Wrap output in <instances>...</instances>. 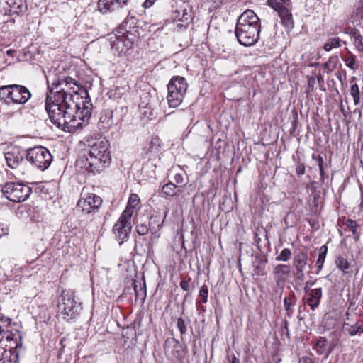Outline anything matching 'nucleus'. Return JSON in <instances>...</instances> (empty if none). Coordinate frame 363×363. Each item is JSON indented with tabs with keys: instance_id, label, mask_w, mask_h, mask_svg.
<instances>
[{
	"instance_id": "obj_8",
	"label": "nucleus",
	"mask_w": 363,
	"mask_h": 363,
	"mask_svg": "<svg viewBox=\"0 0 363 363\" xmlns=\"http://www.w3.org/2000/svg\"><path fill=\"white\" fill-rule=\"evenodd\" d=\"M268 5L277 12L281 24L289 30L294 28L291 0H267Z\"/></svg>"
},
{
	"instance_id": "obj_34",
	"label": "nucleus",
	"mask_w": 363,
	"mask_h": 363,
	"mask_svg": "<svg viewBox=\"0 0 363 363\" xmlns=\"http://www.w3.org/2000/svg\"><path fill=\"white\" fill-rule=\"evenodd\" d=\"M350 95L352 96L354 100V104L355 105H358L360 101L359 96V89L357 84H352L350 90Z\"/></svg>"
},
{
	"instance_id": "obj_1",
	"label": "nucleus",
	"mask_w": 363,
	"mask_h": 363,
	"mask_svg": "<svg viewBox=\"0 0 363 363\" xmlns=\"http://www.w3.org/2000/svg\"><path fill=\"white\" fill-rule=\"evenodd\" d=\"M259 18L252 10H246L238 18L235 34L240 44L244 46L255 45L259 37Z\"/></svg>"
},
{
	"instance_id": "obj_20",
	"label": "nucleus",
	"mask_w": 363,
	"mask_h": 363,
	"mask_svg": "<svg viewBox=\"0 0 363 363\" xmlns=\"http://www.w3.org/2000/svg\"><path fill=\"white\" fill-rule=\"evenodd\" d=\"M290 273L289 267L285 264H278L275 267L274 269V279L276 280L277 284L278 286H281V292L279 294V298H281V294L283 292L284 285L285 282V278L284 275H288Z\"/></svg>"
},
{
	"instance_id": "obj_25",
	"label": "nucleus",
	"mask_w": 363,
	"mask_h": 363,
	"mask_svg": "<svg viewBox=\"0 0 363 363\" xmlns=\"http://www.w3.org/2000/svg\"><path fill=\"white\" fill-rule=\"evenodd\" d=\"M342 330L345 333L354 336L359 333H363V324L357 325L356 323L355 324L351 325L349 323L344 322Z\"/></svg>"
},
{
	"instance_id": "obj_15",
	"label": "nucleus",
	"mask_w": 363,
	"mask_h": 363,
	"mask_svg": "<svg viewBox=\"0 0 363 363\" xmlns=\"http://www.w3.org/2000/svg\"><path fill=\"white\" fill-rule=\"evenodd\" d=\"M76 109H74V114H72V122L79 123V128H82V123L79 121H84L86 118H89L91 116V104L90 101H82V107L80 106L79 103H77Z\"/></svg>"
},
{
	"instance_id": "obj_55",
	"label": "nucleus",
	"mask_w": 363,
	"mask_h": 363,
	"mask_svg": "<svg viewBox=\"0 0 363 363\" xmlns=\"http://www.w3.org/2000/svg\"><path fill=\"white\" fill-rule=\"evenodd\" d=\"M360 191H361V203L359 205V207L362 208L363 207V187L360 186Z\"/></svg>"
},
{
	"instance_id": "obj_43",
	"label": "nucleus",
	"mask_w": 363,
	"mask_h": 363,
	"mask_svg": "<svg viewBox=\"0 0 363 363\" xmlns=\"http://www.w3.org/2000/svg\"><path fill=\"white\" fill-rule=\"evenodd\" d=\"M318 162V168H319L320 175V180L322 182H324V174H325L324 161H323V159L322 157L319 156Z\"/></svg>"
},
{
	"instance_id": "obj_9",
	"label": "nucleus",
	"mask_w": 363,
	"mask_h": 363,
	"mask_svg": "<svg viewBox=\"0 0 363 363\" xmlns=\"http://www.w3.org/2000/svg\"><path fill=\"white\" fill-rule=\"evenodd\" d=\"M5 197L13 202H22L26 201L30 195L31 188L22 183H6L1 190Z\"/></svg>"
},
{
	"instance_id": "obj_10",
	"label": "nucleus",
	"mask_w": 363,
	"mask_h": 363,
	"mask_svg": "<svg viewBox=\"0 0 363 363\" xmlns=\"http://www.w3.org/2000/svg\"><path fill=\"white\" fill-rule=\"evenodd\" d=\"M131 0H99L98 9L103 14L116 13L118 15L130 13L128 8Z\"/></svg>"
},
{
	"instance_id": "obj_6",
	"label": "nucleus",
	"mask_w": 363,
	"mask_h": 363,
	"mask_svg": "<svg viewBox=\"0 0 363 363\" xmlns=\"http://www.w3.org/2000/svg\"><path fill=\"white\" fill-rule=\"evenodd\" d=\"M188 88L186 80L180 76H174L167 85V101L172 108L178 107L182 102Z\"/></svg>"
},
{
	"instance_id": "obj_26",
	"label": "nucleus",
	"mask_w": 363,
	"mask_h": 363,
	"mask_svg": "<svg viewBox=\"0 0 363 363\" xmlns=\"http://www.w3.org/2000/svg\"><path fill=\"white\" fill-rule=\"evenodd\" d=\"M296 296L294 292H291L289 297H285L284 299V307L286 311L287 316L291 318L293 315V307L296 305Z\"/></svg>"
},
{
	"instance_id": "obj_27",
	"label": "nucleus",
	"mask_w": 363,
	"mask_h": 363,
	"mask_svg": "<svg viewBox=\"0 0 363 363\" xmlns=\"http://www.w3.org/2000/svg\"><path fill=\"white\" fill-rule=\"evenodd\" d=\"M134 291H135V298H140L141 300H145L146 297V286L145 283L143 282L142 284L140 282H139V284H138L136 281H134L133 283Z\"/></svg>"
},
{
	"instance_id": "obj_52",
	"label": "nucleus",
	"mask_w": 363,
	"mask_h": 363,
	"mask_svg": "<svg viewBox=\"0 0 363 363\" xmlns=\"http://www.w3.org/2000/svg\"><path fill=\"white\" fill-rule=\"evenodd\" d=\"M347 33L352 38H354L356 35L359 33V32L357 29L352 28H348Z\"/></svg>"
},
{
	"instance_id": "obj_41",
	"label": "nucleus",
	"mask_w": 363,
	"mask_h": 363,
	"mask_svg": "<svg viewBox=\"0 0 363 363\" xmlns=\"http://www.w3.org/2000/svg\"><path fill=\"white\" fill-rule=\"evenodd\" d=\"M135 228L140 235H147L149 232V228L144 223L137 225Z\"/></svg>"
},
{
	"instance_id": "obj_63",
	"label": "nucleus",
	"mask_w": 363,
	"mask_h": 363,
	"mask_svg": "<svg viewBox=\"0 0 363 363\" xmlns=\"http://www.w3.org/2000/svg\"><path fill=\"white\" fill-rule=\"evenodd\" d=\"M152 145H151V146L150 147V148H149V150H150V151H152Z\"/></svg>"
},
{
	"instance_id": "obj_53",
	"label": "nucleus",
	"mask_w": 363,
	"mask_h": 363,
	"mask_svg": "<svg viewBox=\"0 0 363 363\" xmlns=\"http://www.w3.org/2000/svg\"><path fill=\"white\" fill-rule=\"evenodd\" d=\"M315 83V80L314 78L313 77H311L309 79H308V86L311 89H313V87H314V84Z\"/></svg>"
},
{
	"instance_id": "obj_29",
	"label": "nucleus",
	"mask_w": 363,
	"mask_h": 363,
	"mask_svg": "<svg viewBox=\"0 0 363 363\" xmlns=\"http://www.w3.org/2000/svg\"><path fill=\"white\" fill-rule=\"evenodd\" d=\"M140 113V114L148 119H151L153 116V109L151 108V106L149 102L145 103L142 101L139 104Z\"/></svg>"
},
{
	"instance_id": "obj_56",
	"label": "nucleus",
	"mask_w": 363,
	"mask_h": 363,
	"mask_svg": "<svg viewBox=\"0 0 363 363\" xmlns=\"http://www.w3.org/2000/svg\"><path fill=\"white\" fill-rule=\"evenodd\" d=\"M230 363H240V361L235 356H233L230 361Z\"/></svg>"
},
{
	"instance_id": "obj_14",
	"label": "nucleus",
	"mask_w": 363,
	"mask_h": 363,
	"mask_svg": "<svg viewBox=\"0 0 363 363\" xmlns=\"http://www.w3.org/2000/svg\"><path fill=\"white\" fill-rule=\"evenodd\" d=\"M4 156L8 167L16 169L25 162L26 151L21 152L17 148H13L5 152Z\"/></svg>"
},
{
	"instance_id": "obj_2",
	"label": "nucleus",
	"mask_w": 363,
	"mask_h": 363,
	"mask_svg": "<svg viewBox=\"0 0 363 363\" xmlns=\"http://www.w3.org/2000/svg\"><path fill=\"white\" fill-rule=\"evenodd\" d=\"M108 142L102 140L94 142L90 147L88 155H84L79 162L89 173L97 174L111 163Z\"/></svg>"
},
{
	"instance_id": "obj_21",
	"label": "nucleus",
	"mask_w": 363,
	"mask_h": 363,
	"mask_svg": "<svg viewBox=\"0 0 363 363\" xmlns=\"http://www.w3.org/2000/svg\"><path fill=\"white\" fill-rule=\"evenodd\" d=\"M113 123V111L111 109L104 110L99 118L101 128L108 130Z\"/></svg>"
},
{
	"instance_id": "obj_44",
	"label": "nucleus",
	"mask_w": 363,
	"mask_h": 363,
	"mask_svg": "<svg viewBox=\"0 0 363 363\" xmlns=\"http://www.w3.org/2000/svg\"><path fill=\"white\" fill-rule=\"evenodd\" d=\"M346 65L351 69L354 70V67L355 64V57L354 55L350 56L345 60Z\"/></svg>"
},
{
	"instance_id": "obj_51",
	"label": "nucleus",
	"mask_w": 363,
	"mask_h": 363,
	"mask_svg": "<svg viewBox=\"0 0 363 363\" xmlns=\"http://www.w3.org/2000/svg\"><path fill=\"white\" fill-rule=\"evenodd\" d=\"M298 363H314L313 359L308 357H302L299 359Z\"/></svg>"
},
{
	"instance_id": "obj_18",
	"label": "nucleus",
	"mask_w": 363,
	"mask_h": 363,
	"mask_svg": "<svg viewBox=\"0 0 363 363\" xmlns=\"http://www.w3.org/2000/svg\"><path fill=\"white\" fill-rule=\"evenodd\" d=\"M136 23V18L134 16H131L130 18L127 17L120 25L118 28L120 30H124V33H122V36H116V40L113 42L114 45L118 47V49L120 48V44L125 45V43L123 40V37L126 33H131L132 30L135 28ZM125 46H128V43L125 44Z\"/></svg>"
},
{
	"instance_id": "obj_5",
	"label": "nucleus",
	"mask_w": 363,
	"mask_h": 363,
	"mask_svg": "<svg viewBox=\"0 0 363 363\" xmlns=\"http://www.w3.org/2000/svg\"><path fill=\"white\" fill-rule=\"evenodd\" d=\"M31 96L30 91L23 85L9 84L0 86V100L6 105L24 104Z\"/></svg>"
},
{
	"instance_id": "obj_58",
	"label": "nucleus",
	"mask_w": 363,
	"mask_h": 363,
	"mask_svg": "<svg viewBox=\"0 0 363 363\" xmlns=\"http://www.w3.org/2000/svg\"><path fill=\"white\" fill-rule=\"evenodd\" d=\"M337 79H338L340 82H342V77L341 72H338V73L337 74Z\"/></svg>"
},
{
	"instance_id": "obj_64",
	"label": "nucleus",
	"mask_w": 363,
	"mask_h": 363,
	"mask_svg": "<svg viewBox=\"0 0 363 363\" xmlns=\"http://www.w3.org/2000/svg\"><path fill=\"white\" fill-rule=\"evenodd\" d=\"M101 157H96V160H99Z\"/></svg>"
},
{
	"instance_id": "obj_23",
	"label": "nucleus",
	"mask_w": 363,
	"mask_h": 363,
	"mask_svg": "<svg viewBox=\"0 0 363 363\" xmlns=\"http://www.w3.org/2000/svg\"><path fill=\"white\" fill-rule=\"evenodd\" d=\"M308 255L306 251L298 249L294 252L293 264L295 269H304L307 264Z\"/></svg>"
},
{
	"instance_id": "obj_50",
	"label": "nucleus",
	"mask_w": 363,
	"mask_h": 363,
	"mask_svg": "<svg viewBox=\"0 0 363 363\" xmlns=\"http://www.w3.org/2000/svg\"><path fill=\"white\" fill-rule=\"evenodd\" d=\"M157 0H145L143 6L145 9L150 8Z\"/></svg>"
},
{
	"instance_id": "obj_4",
	"label": "nucleus",
	"mask_w": 363,
	"mask_h": 363,
	"mask_svg": "<svg viewBox=\"0 0 363 363\" xmlns=\"http://www.w3.org/2000/svg\"><path fill=\"white\" fill-rule=\"evenodd\" d=\"M82 309V304L75 300L72 292L62 290L57 302V315L70 321L77 318Z\"/></svg>"
},
{
	"instance_id": "obj_32",
	"label": "nucleus",
	"mask_w": 363,
	"mask_h": 363,
	"mask_svg": "<svg viewBox=\"0 0 363 363\" xmlns=\"http://www.w3.org/2000/svg\"><path fill=\"white\" fill-rule=\"evenodd\" d=\"M12 354L11 350H6L0 345V363H11Z\"/></svg>"
},
{
	"instance_id": "obj_47",
	"label": "nucleus",
	"mask_w": 363,
	"mask_h": 363,
	"mask_svg": "<svg viewBox=\"0 0 363 363\" xmlns=\"http://www.w3.org/2000/svg\"><path fill=\"white\" fill-rule=\"evenodd\" d=\"M317 81H318V84L319 85V89L321 91H325L326 89H325V88H324V78L321 74H319L317 76Z\"/></svg>"
},
{
	"instance_id": "obj_46",
	"label": "nucleus",
	"mask_w": 363,
	"mask_h": 363,
	"mask_svg": "<svg viewBox=\"0 0 363 363\" xmlns=\"http://www.w3.org/2000/svg\"><path fill=\"white\" fill-rule=\"evenodd\" d=\"M174 181L176 185L182 186L181 184L184 182V177L181 173H177L174 177Z\"/></svg>"
},
{
	"instance_id": "obj_62",
	"label": "nucleus",
	"mask_w": 363,
	"mask_h": 363,
	"mask_svg": "<svg viewBox=\"0 0 363 363\" xmlns=\"http://www.w3.org/2000/svg\"><path fill=\"white\" fill-rule=\"evenodd\" d=\"M356 80V77H353L351 80H350V83H352L353 82H354Z\"/></svg>"
},
{
	"instance_id": "obj_61",
	"label": "nucleus",
	"mask_w": 363,
	"mask_h": 363,
	"mask_svg": "<svg viewBox=\"0 0 363 363\" xmlns=\"http://www.w3.org/2000/svg\"><path fill=\"white\" fill-rule=\"evenodd\" d=\"M304 291L306 292H308L309 291V287L308 286V285H306L305 287H304Z\"/></svg>"
},
{
	"instance_id": "obj_13",
	"label": "nucleus",
	"mask_w": 363,
	"mask_h": 363,
	"mask_svg": "<svg viewBox=\"0 0 363 363\" xmlns=\"http://www.w3.org/2000/svg\"><path fill=\"white\" fill-rule=\"evenodd\" d=\"M102 199L99 196L91 194L85 199H81L77 203V206L82 208L84 213H89L95 211L101 206Z\"/></svg>"
},
{
	"instance_id": "obj_40",
	"label": "nucleus",
	"mask_w": 363,
	"mask_h": 363,
	"mask_svg": "<svg viewBox=\"0 0 363 363\" xmlns=\"http://www.w3.org/2000/svg\"><path fill=\"white\" fill-rule=\"evenodd\" d=\"M208 288L206 284H204L201 287V289L199 290V297H201L202 298V300H201V301H198L197 304L199 305L200 303H207L208 302Z\"/></svg>"
},
{
	"instance_id": "obj_30",
	"label": "nucleus",
	"mask_w": 363,
	"mask_h": 363,
	"mask_svg": "<svg viewBox=\"0 0 363 363\" xmlns=\"http://www.w3.org/2000/svg\"><path fill=\"white\" fill-rule=\"evenodd\" d=\"M190 17L191 16L187 12L186 9L182 7H179L174 12V18L176 21L187 22Z\"/></svg>"
},
{
	"instance_id": "obj_28",
	"label": "nucleus",
	"mask_w": 363,
	"mask_h": 363,
	"mask_svg": "<svg viewBox=\"0 0 363 363\" xmlns=\"http://www.w3.org/2000/svg\"><path fill=\"white\" fill-rule=\"evenodd\" d=\"M140 200L136 194H131L129 196L127 207L125 210H128L133 216V209L138 208L140 206Z\"/></svg>"
},
{
	"instance_id": "obj_38",
	"label": "nucleus",
	"mask_w": 363,
	"mask_h": 363,
	"mask_svg": "<svg viewBox=\"0 0 363 363\" xmlns=\"http://www.w3.org/2000/svg\"><path fill=\"white\" fill-rule=\"evenodd\" d=\"M291 257V250L288 248H284L281 251L280 254L278 256H277L276 260L286 262L290 259Z\"/></svg>"
},
{
	"instance_id": "obj_45",
	"label": "nucleus",
	"mask_w": 363,
	"mask_h": 363,
	"mask_svg": "<svg viewBox=\"0 0 363 363\" xmlns=\"http://www.w3.org/2000/svg\"><path fill=\"white\" fill-rule=\"evenodd\" d=\"M296 172L301 176L305 173V165L303 163L298 162L296 166Z\"/></svg>"
},
{
	"instance_id": "obj_36",
	"label": "nucleus",
	"mask_w": 363,
	"mask_h": 363,
	"mask_svg": "<svg viewBox=\"0 0 363 363\" xmlns=\"http://www.w3.org/2000/svg\"><path fill=\"white\" fill-rule=\"evenodd\" d=\"M335 264L337 267L344 272H346L345 270L349 268V263L347 260L341 256H339L337 258Z\"/></svg>"
},
{
	"instance_id": "obj_42",
	"label": "nucleus",
	"mask_w": 363,
	"mask_h": 363,
	"mask_svg": "<svg viewBox=\"0 0 363 363\" xmlns=\"http://www.w3.org/2000/svg\"><path fill=\"white\" fill-rule=\"evenodd\" d=\"M354 44L359 50H363L362 37L360 33L356 35L354 38Z\"/></svg>"
},
{
	"instance_id": "obj_17",
	"label": "nucleus",
	"mask_w": 363,
	"mask_h": 363,
	"mask_svg": "<svg viewBox=\"0 0 363 363\" xmlns=\"http://www.w3.org/2000/svg\"><path fill=\"white\" fill-rule=\"evenodd\" d=\"M164 350L166 355L172 358L179 359L182 357V345L174 337L167 338L165 340Z\"/></svg>"
},
{
	"instance_id": "obj_48",
	"label": "nucleus",
	"mask_w": 363,
	"mask_h": 363,
	"mask_svg": "<svg viewBox=\"0 0 363 363\" xmlns=\"http://www.w3.org/2000/svg\"><path fill=\"white\" fill-rule=\"evenodd\" d=\"M191 280L190 278H189L188 280L182 279L180 281V286L181 288L184 291H188L189 289V281Z\"/></svg>"
},
{
	"instance_id": "obj_16",
	"label": "nucleus",
	"mask_w": 363,
	"mask_h": 363,
	"mask_svg": "<svg viewBox=\"0 0 363 363\" xmlns=\"http://www.w3.org/2000/svg\"><path fill=\"white\" fill-rule=\"evenodd\" d=\"M52 86H55V89L61 86L68 87L70 90L76 94H79V91L83 89V86L79 84L78 82L68 76H63L55 79L52 83Z\"/></svg>"
},
{
	"instance_id": "obj_7",
	"label": "nucleus",
	"mask_w": 363,
	"mask_h": 363,
	"mask_svg": "<svg viewBox=\"0 0 363 363\" xmlns=\"http://www.w3.org/2000/svg\"><path fill=\"white\" fill-rule=\"evenodd\" d=\"M26 160L33 167L45 170L50 166L52 157L48 149L37 146L26 150Z\"/></svg>"
},
{
	"instance_id": "obj_59",
	"label": "nucleus",
	"mask_w": 363,
	"mask_h": 363,
	"mask_svg": "<svg viewBox=\"0 0 363 363\" xmlns=\"http://www.w3.org/2000/svg\"><path fill=\"white\" fill-rule=\"evenodd\" d=\"M326 340L324 339L323 340H319L317 343L318 345L322 347L324 345V342H325Z\"/></svg>"
},
{
	"instance_id": "obj_31",
	"label": "nucleus",
	"mask_w": 363,
	"mask_h": 363,
	"mask_svg": "<svg viewBox=\"0 0 363 363\" xmlns=\"http://www.w3.org/2000/svg\"><path fill=\"white\" fill-rule=\"evenodd\" d=\"M328 252V247L325 245H322L319 249V255L316 262V266L318 270H321L323 263L325 262V259L326 257Z\"/></svg>"
},
{
	"instance_id": "obj_60",
	"label": "nucleus",
	"mask_w": 363,
	"mask_h": 363,
	"mask_svg": "<svg viewBox=\"0 0 363 363\" xmlns=\"http://www.w3.org/2000/svg\"><path fill=\"white\" fill-rule=\"evenodd\" d=\"M284 328H286V330H288V321L287 320H285V322H284Z\"/></svg>"
},
{
	"instance_id": "obj_57",
	"label": "nucleus",
	"mask_w": 363,
	"mask_h": 363,
	"mask_svg": "<svg viewBox=\"0 0 363 363\" xmlns=\"http://www.w3.org/2000/svg\"><path fill=\"white\" fill-rule=\"evenodd\" d=\"M340 111H341L342 113L345 116H347V112H346V111H345V108H344V106H343L342 105H341V106H340Z\"/></svg>"
},
{
	"instance_id": "obj_54",
	"label": "nucleus",
	"mask_w": 363,
	"mask_h": 363,
	"mask_svg": "<svg viewBox=\"0 0 363 363\" xmlns=\"http://www.w3.org/2000/svg\"><path fill=\"white\" fill-rule=\"evenodd\" d=\"M8 228H0V237L2 236V235H7L8 234Z\"/></svg>"
},
{
	"instance_id": "obj_3",
	"label": "nucleus",
	"mask_w": 363,
	"mask_h": 363,
	"mask_svg": "<svg viewBox=\"0 0 363 363\" xmlns=\"http://www.w3.org/2000/svg\"><path fill=\"white\" fill-rule=\"evenodd\" d=\"M67 103V108L57 106L58 105H48L45 109L48 113L50 121L58 128L69 133L75 131L79 128V123L72 122V114H74V109H76L75 101Z\"/></svg>"
},
{
	"instance_id": "obj_49",
	"label": "nucleus",
	"mask_w": 363,
	"mask_h": 363,
	"mask_svg": "<svg viewBox=\"0 0 363 363\" xmlns=\"http://www.w3.org/2000/svg\"><path fill=\"white\" fill-rule=\"evenodd\" d=\"M295 276L296 278L299 280H303L304 279V274H303V269H295Z\"/></svg>"
},
{
	"instance_id": "obj_19",
	"label": "nucleus",
	"mask_w": 363,
	"mask_h": 363,
	"mask_svg": "<svg viewBox=\"0 0 363 363\" xmlns=\"http://www.w3.org/2000/svg\"><path fill=\"white\" fill-rule=\"evenodd\" d=\"M3 2L6 4L7 7H4V9L9 15H19L27 9L25 0H6Z\"/></svg>"
},
{
	"instance_id": "obj_35",
	"label": "nucleus",
	"mask_w": 363,
	"mask_h": 363,
	"mask_svg": "<svg viewBox=\"0 0 363 363\" xmlns=\"http://www.w3.org/2000/svg\"><path fill=\"white\" fill-rule=\"evenodd\" d=\"M345 225L350 229V230H351L355 239L357 240L359 237V233L357 231L358 225L357 224L356 221L352 219H347L345 222Z\"/></svg>"
},
{
	"instance_id": "obj_11",
	"label": "nucleus",
	"mask_w": 363,
	"mask_h": 363,
	"mask_svg": "<svg viewBox=\"0 0 363 363\" xmlns=\"http://www.w3.org/2000/svg\"><path fill=\"white\" fill-rule=\"evenodd\" d=\"M131 214L128 210H124L120 218L113 227V233L120 244L125 240L131 231Z\"/></svg>"
},
{
	"instance_id": "obj_33",
	"label": "nucleus",
	"mask_w": 363,
	"mask_h": 363,
	"mask_svg": "<svg viewBox=\"0 0 363 363\" xmlns=\"http://www.w3.org/2000/svg\"><path fill=\"white\" fill-rule=\"evenodd\" d=\"M337 62L338 57L337 56H332L323 65V67L327 70L328 73H330L337 67Z\"/></svg>"
},
{
	"instance_id": "obj_39",
	"label": "nucleus",
	"mask_w": 363,
	"mask_h": 363,
	"mask_svg": "<svg viewBox=\"0 0 363 363\" xmlns=\"http://www.w3.org/2000/svg\"><path fill=\"white\" fill-rule=\"evenodd\" d=\"M177 327L179 329L182 337L187 333V325L182 318H178L176 321Z\"/></svg>"
},
{
	"instance_id": "obj_37",
	"label": "nucleus",
	"mask_w": 363,
	"mask_h": 363,
	"mask_svg": "<svg viewBox=\"0 0 363 363\" xmlns=\"http://www.w3.org/2000/svg\"><path fill=\"white\" fill-rule=\"evenodd\" d=\"M340 46V38H332L329 42H327L324 45V50L327 52H329L333 48H338Z\"/></svg>"
},
{
	"instance_id": "obj_22",
	"label": "nucleus",
	"mask_w": 363,
	"mask_h": 363,
	"mask_svg": "<svg viewBox=\"0 0 363 363\" xmlns=\"http://www.w3.org/2000/svg\"><path fill=\"white\" fill-rule=\"evenodd\" d=\"M322 297V289H312L308 295L306 303L310 306L311 310L314 311L317 308L320 304V299Z\"/></svg>"
},
{
	"instance_id": "obj_12",
	"label": "nucleus",
	"mask_w": 363,
	"mask_h": 363,
	"mask_svg": "<svg viewBox=\"0 0 363 363\" xmlns=\"http://www.w3.org/2000/svg\"><path fill=\"white\" fill-rule=\"evenodd\" d=\"M74 101V96L72 94H68L65 91V88L62 87L60 90L53 91V89L50 90V95H47L45 107L48 105H58L57 106L62 108H67V103L69 104V101Z\"/></svg>"
},
{
	"instance_id": "obj_24",
	"label": "nucleus",
	"mask_w": 363,
	"mask_h": 363,
	"mask_svg": "<svg viewBox=\"0 0 363 363\" xmlns=\"http://www.w3.org/2000/svg\"><path fill=\"white\" fill-rule=\"evenodd\" d=\"M182 186L176 185L174 183L169 182L164 184L162 188V192L167 196L173 197L178 195L182 191Z\"/></svg>"
}]
</instances>
